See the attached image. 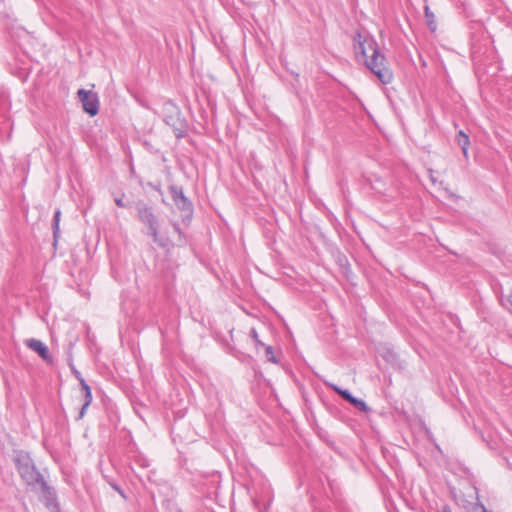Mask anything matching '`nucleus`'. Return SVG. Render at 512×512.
Masks as SVG:
<instances>
[{
    "mask_svg": "<svg viewBox=\"0 0 512 512\" xmlns=\"http://www.w3.org/2000/svg\"><path fill=\"white\" fill-rule=\"evenodd\" d=\"M352 41L355 60L364 64L382 84H390L393 72L375 38L367 31L356 30Z\"/></svg>",
    "mask_w": 512,
    "mask_h": 512,
    "instance_id": "nucleus-1",
    "label": "nucleus"
},
{
    "mask_svg": "<svg viewBox=\"0 0 512 512\" xmlns=\"http://www.w3.org/2000/svg\"><path fill=\"white\" fill-rule=\"evenodd\" d=\"M14 463L20 477L32 491H36L37 487L45 481L44 476L37 469L29 453L17 451Z\"/></svg>",
    "mask_w": 512,
    "mask_h": 512,
    "instance_id": "nucleus-2",
    "label": "nucleus"
},
{
    "mask_svg": "<svg viewBox=\"0 0 512 512\" xmlns=\"http://www.w3.org/2000/svg\"><path fill=\"white\" fill-rule=\"evenodd\" d=\"M138 219L145 225L149 227L150 235L152 236L154 242L159 243L160 245H164L160 242L158 236V220L155 214L153 213V209L146 205L143 202H139L136 205Z\"/></svg>",
    "mask_w": 512,
    "mask_h": 512,
    "instance_id": "nucleus-3",
    "label": "nucleus"
},
{
    "mask_svg": "<svg viewBox=\"0 0 512 512\" xmlns=\"http://www.w3.org/2000/svg\"><path fill=\"white\" fill-rule=\"evenodd\" d=\"M36 491L41 492V500L50 512L61 511L57 492L55 488L50 486L46 480L37 487Z\"/></svg>",
    "mask_w": 512,
    "mask_h": 512,
    "instance_id": "nucleus-4",
    "label": "nucleus"
},
{
    "mask_svg": "<svg viewBox=\"0 0 512 512\" xmlns=\"http://www.w3.org/2000/svg\"><path fill=\"white\" fill-rule=\"evenodd\" d=\"M77 94L84 111L90 116L97 115L99 112V99L97 94L85 89L78 90Z\"/></svg>",
    "mask_w": 512,
    "mask_h": 512,
    "instance_id": "nucleus-5",
    "label": "nucleus"
},
{
    "mask_svg": "<svg viewBox=\"0 0 512 512\" xmlns=\"http://www.w3.org/2000/svg\"><path fill=\"white\" fill-rule=\"evenodd\" d=\"M169 192L172 200L177 208L183 212L191 214L193 211V205L191 201L185 196L183 188L178 185H170Z\"/></svg>",
    "mask_w": 512,
    "mask_h": 512,
    "instance_id": "nucleus-6",
    "label": "nucleus"
},
{
    "mask_svg": "<svg viewBox=\"0 0 512 512\" xmlns=\"http://www.w3.org/2000/svg\"><path fill=\"white\" fill-rule=\"evenodd\" d=\"M72 372L75 375V377L79 380L81 389L84 393V403L80 409L79 412V419L83 418L87 408L90 406L92 402V392L90 386L86 383L85 379L82 377L81 373L76 370L75 368H72Z\"/></svg>",
    "mask_w": 512,
    "mask_h": 512,
    "instance_id": "nucleus-7",
    "label": "nucleus"
},
{
    "mask_svg": "<svg viewBox=\"0 0 512 512\" xmlns=\"http://www.w3.org/2000/svg\"><path fill=\"white\" fill-rule=\"evenodd\" d=\"M165 122L172 127L176 138H183L187 134V122L179 117V113H177L176 116H167Z\"/></svg>",
    "mask_w": 512,
    "mask_h": 512,
    "instance_id": "nucleus-8",
    "label": "nucleus"
},
{
    "mask_svg": "<svg viewBox=\"0 0 512 512\" xmlns=\"http://www.w3.org/2000/svg\"><path fill=\"white\" fill-rule=\"evenodd\" d=\"M331 387L337 394L353 405L356 409L362 412H367L369 410L367 404L363 400L354 397L348 390L342 389L337 385H332Z\"/></svg>",
    "mask_w": 512,
    "mask_h": 512,
    "instance_id": "nucleus-9",
    "label": "nucleus"
},
{
    "mask_svg": "<svg viewBox=\"0 0 512 512\" xmlns=\"http://www.w3.org/2000/svg\"><path fill=\"white\" fill-rule=\"evenodd\" d=\"M25 343H26L27 347H29L33 351L37 352L43 360H45L47 362H52V357L49 353V350H48L47 346L41 340L31 338V339L26 340Z\"/></svg>",
    "mask_w": 512,
    "mask_h": 512,
    "instance_id": "nucleus-10",
    "label": "nucleus"
},
{
    "mask_svg": "<svg viewBox=\"0 0 512 512\" xmlns=\"http://www.w3.org/2000/svg\"><path fill=\"white\" fill-rule=\"evenodd\" d=\"M457 143L461 147L463 155L467 158L468 157V147L470 144L468 135L465 134L463 131H459L457 134Z\"/></svg>",
    "mask_w": 512,
    "mask_h": 512,
    "instance_id": "nucleus-11",
    "label": "nucleus"
},
{
    "mask_svg": "<svg viewBox=\"0 0 512 512\" xmlns=\"http://www.w3.org/2000/svg\"><path fill=\"white\" fill-rule=\"evenodd\" d=\"M424 16H425V20H426V23H427V26L428 28L434 32L436 29H437V24H436V21H435V15L434 13L430 10L429 6L426 5L424 7Z\"/></svg>",
    "mask_w": 512,
    "mask_h": 512,
    "instance_id": "nucleus-12",
    "label": "nucleus"
},
{
    "mask_svg": "<svg viewBox=\"0 0 512 512\" xmlns=\"http://www.w3.org/2000/svg\"><path fill=\"white\" fill-rule=\"evenodd\" d=\"M60 216H61V211L57 210L54 214L53 221H52L53 236H54L55 240L58 238L59 232H60V228H59Z\"/></svg>",
    "mask_w": 512,
    "mask_h": 512,
    "instance_id": "nucleus-13",
    "label": "nucleus"
},
{
    "mask_svg": "<svg viewBox=\"0 0 512 512\" xmlns=\"http://www.w3.org/2000/svg\"><path fill=\"white\" fill-rule=\"evenodd\" d=\"M265 347V354H266V357L267 359L270 361V362H273V363H277V359L276 357L274 356V351H273V347L268 345V346H264Z\"/></svg>",
    "mask_w": 512,
    "mask_h": 512,
    "instance_id": "nucleus-14",
    "label": "nucleus"
},
{
    "mask_svg": "<svg viewBox=\"0 0 512 512\" xmlns=\"http://www.w3.org/2000/svg\"><path fill=\"white\" fill-rule=\"evenodd\" d=\"M250 337L254 340L256 346L264 347V343L259 339L258 333L255 328L250 330Z\"/></svg>",
    "mask_w": 512,
    "mask_h": 512,
    "instance_id": "nucleus-15",
    "label": "nucleus"
},
{
    "mask_svg": "<svg viewBox=\"0 0 512 512\" xmlns=\"http://www.w3.org/2000/svg\"><path fill=\"white\" fill-rule=\"evenodd\" d=\"M114 201H115V204H116L118 207H120V208H124V207H126V204H125V203H124V201H123V196H121V197H116V198L114 199Z\"/></svg>",
    "mask_w": 512,
    "mask_h": 512,
    "instance_id": "nucleus-16",
    "label": "nucleus"
},
{
    "mask_svg": "<svg viewBox=\"0 0 512 512\" xmlns=\"http://www.w3.org/2000/svg\"><path fill=\"white\" fill-rule=\"evenodd\" d=\"M112 488L114 490H116L123 498H126L125 494H124V491L117 485V484H112L111 485Z\"/></svg>",
    "mask_w": 512,
    "mask_h": 512,
    "instance_id": "nucleus-17",
    "label": "nucleus"
},
{
    "mask_svg": "<svg viewBox=\"0 0 512 512\" xmlns=\"http://www.w3.org/2000/svg\"><path fill=\"white\" fill-rule=\"evenodd\" d=\"M442 512H452L451 509L448 506H445L442 510Z\"/></svg>",
    "mask_w": 512,
    "mask_h": 512,
    "instance_id": "nucleus-18",
    "label": "nucleus"
},
{
    "mask_svg": "<svg viewBox=\"0 0 512 512\" xmlns=\"http://www.w3.org/2000/svg\"><path fill=\"white\" fill-rule=\"evenodd\" d=\"M509 302H510V304L512 305V294H511V295H510V297H509Z\"/></svg>",
    "mask_w": 512,
    "mask_h": 512,
    "instance_id": "nucleus-19",
    "label": "nucleus"
}]
</instances>
